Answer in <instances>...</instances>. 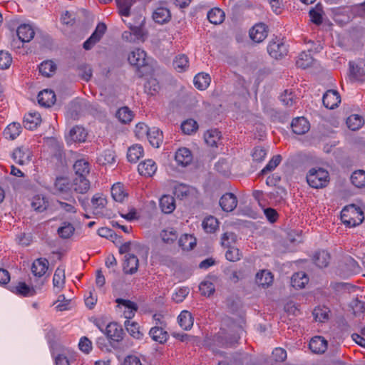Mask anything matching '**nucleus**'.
Here are the masks:
<instances>
[{
    "label": "nucleus",
    "mask_w": 365,
    "mask_h": 365,
    "mask_svg": "<svg viewBox=\"0 0 365 365\" xmlns=\"http://www.w3.org/2000/svg\"><path fill=\"white\" fill-rule=\"evenodd\" d=\"M133 111L127 106L119 108L115 113V117L123 124L129 123L133 120Z\"/></svg>",
    "instance_id": "nucleus-34"
},
{
    "label": "nucleus",
    "mask_w": 365,
    "mask_h": 365,
    "mask_svg": "<svg viewBox=\"0 0 365 365\" xmlns=\"http://www.w3.org/2000/svg\"><path fill=\"white\" fill-rule=\"evenodd\" d=\"M149 336L154 341L160 344H165L169 338L168 331L163 327L160 326L152 327L149 331Z\"/></svg>",
    "instance_id": "nucleus-11"
},
{
    "label": "nucleus",
    "mask_w": 365,
    "mask_h": 365,
    "mask_svg": "<svg viewBox=\"0 0 365 365\" xmlns=\"http://www.w3.org/2000/svg\"><path fill=\"white\" fill-rule=\"evenodd\" d=\"M12 157L16 163L24 165L29 163L31 160V153L27 148H17L14 150Z\"/></svg>",
    "instance_id": "nucleus-10"
},
{
    "label": "nucleus",
    "mask_w": 365,
    "mask_h": 365,
    "mask_svg": "<svg viewBox=\"0 0 365 365\" xmlns=\"http://www.w3.org/2000/svg\"><path fill=\"white\" fill-rule=\"evenodd\" d=\"M291 127L292 131L297 135H303L309 131V123L304 117H298L292 120Z\"/></svg>",
    "instance_id": "nucleus-12"
},
{
    "label": "nucleus",
    "mask_w": 365,
    "mask_h": 365,
    "mask_svg": "<svg viewBox=\"0 0 365 365\" xmlns=\"http://www.w3.org/2000/svg\"><path fill=\"white\" fill-rule=\"evenodd\" d=\"M98 161L103 165H110L115 163V153L111 150H105L98 158Z\"/></svg>",
    "instance_id": "nucleus-60"
},
{
    "label": "nucleus",
    "mask_w": 365,
    "mask_h": 365,
    "mask_svg": "<svg viewBox=\"0 0 365 365\" xmlns=\"http://www.w3.org/2000/svg\"><path fill=\"white\" fill-rule=\"evenodd\" d=\"M41 122V115L37 112H31L26 114L24 118V127L30 130H33L36 128Z\"/></svg>",
    "instance_id": "nucleus-24"
},
{
    "label": "nucleus",
    "mask_w": 365,
    "mask_h": 365,
    "mask_svg": "<svg viewBox=\"0 0 365 365\" xmlns=\"http://www.w3.org/2000/svg\"><path fill=\"white\" fill-rule=\"evenodd\" d=\"M138 258L134 254H127L124 257L123 269L124 273L133 274L138 271Z\"/></svg>",
    "instance_id": "nucleus-8"
},
{
    "label": "nucleus",
    "mask_w": 365,
    "mask_h": 365,
    "mask_svg": "<svg viewBox=\"0 0 365 365\" xmlns=\"http://www.w3.org/2000/svg\"><path fill=\"white\" fill-rule=\"evenodd\" d=\"M11 291L23 297H31L36 294L35 289L33 287L28 286L25 282H22L11 287Z\"/></svg>",
    "instance_id": "nucleus-26"
},
{
    "label": "nucleus",
    "mask_w": 365,
    "mask_h": 365,
    "mask_svg": "<svg viewBox=\"0 0 365 365\" xmlns=\"http://www.w3.org/2000/svg\"><path fill=\"white\" fill-rule=\"evenodd\" d=\"M267 51L272 58L278 59L287 55L288 50L287 45L278 40L269 42Z\"/></svg>",
    "instance_id": "nucleus-4"
},
{
    "label": "nucleus",
    "mask_w": 365,
    "mask_h": 365,
    "mask_svg": "<svg viewBox=\"0 0 365 365\" xmlns=\"http://www.w3.org/2000/svg\"><path fill=\"white\" fill-rule=\"evenodd\" d=\"M322 102L327 108L334 109L340 103L341 96L336 91L329 90L324 94Z\"/></svg>",
    "instance_id": "nucleus-7"
},
{
    "label": "nucleus",
    "mask_w": 365,
    "mask_h": 365,
    "mask_svg": "<svg viewBox=\"0 0 365 365\" xmlns=\"http://www.w3.org/2000/svg\"><path fill=\"white\" fill-rule=\"evenodd\" d=\"M218 220L213 216H209L202 221V227L206 232L212 233L218 228Z\"/></svg>",
    "instance_id": "nucleus-50"
},
{
    "label": "nucleus",
    "mask_w": 365,
    "mask_h": 365,
    "mask_svg": "<svg viewBox=\"0 0 365 365\" xmlns=\"http://www.w3.org/2000/svg\"><path fill=\"white\" fill-rule=\"evenodd\" d=\"M56 101V95L52 90L45 89L38 95V103L44 107H50Z\"/></svg>",
    "instance_id": "nucleus-19"
},
{
    "label": "nucleus",
    "mask_w": 365,
    "mask_h": 365,
    "mask_svg": "<svg viewBox=\"0 0 365 365\" xmlns=\"http://www.w3.org/2000/svg\"><path fill=\"white\" fill-rule=\"evenodd\" d=\"M65 284V271L63 269L58 267L53 277V284L55 289L58 291L63 287Z\"/></svg>",
    "instance_id": "nucleus-48"
},
{
    "label": "nucleus",
    "mask_w": 365,
    "mask_h": 365,
    "mask_svg": "<svg viewBox=\"0 0 365 365\" xmlns=\"http://www.w3.org/2000/svg\"><path fill=\"white\" fill-rule=\"evenodd\" d=\"M273 282V275L271 272L263 269L256 274V283L262 287H268Z\"/></svg>",
    "instance_id": "nucleus-27"
},
{
    "label": "nucleus",
    "mask_w": 365,
    "mask_h": 365,
    "mask_svg": "<svg viewBox=\"0 0 365 365\" xmlns=\"http://www.w3.org/2000/svg\"><path fill=\"white\" fill-rule=\"evenodd\" d=\"M267 26L262 23L255 24L250 31V38L257 43L263 41L267 36Z\"/></svg>",
    "instance_id": "nucleus-9"
},
{
    "label": "nucleus",
    "mask_w": 365,
    "mask_h": 365,
    "mask_svg": "<svg viewBox=\"0 0 365 365\" xmlns=\"http://www.w3.org/2000/svg\"><path fill=\"white\" fill-rule=\"evenodd\" d=\"M309 346L313 353L323 354L327 349V341L321 336H316L312 338Z\"/></svg>",
    "instance_id": "nucleus-13"
},
{
    "label": "nucleus",
    "mask_w": 365,
    "mask_h": 365,
    "mask_svg": "<svg viewBox=\"0 0 365 365\" xmlns=\"http://www.w3.org/2000/svg\"><path fill=\"white\" fill-rule=\"evenodd\" d=\"M307 182L313 188H323L329 182V174L327 170L322 168H312L307 175Z\"/></svg>",
    "instance_id": "nucleus-2"
},
{
    "label": "nucleus",
    "mask_w": 365,
    "mask_h": 365,
    "mask_svg": "<svg viewBox=\"0 0 365 365\" xmlns=\"http://www.w3.org/2000/svg\"><path fill=\"white\" fill-rule=\"evenodd\" d=\"M364 218L363 211L355 205L346 206L341 211V222L349 227L360 225Z\"/></svg>",
    "instance_id": "nucleus-1"
},
{
    "label": "nucleus",
    "mask_w": 365,
    "mask_h": 365,
    "mask_svg": "<svg viewBox=\"0 0 365 365\" xmlns=\"http://www.w3.org/2000/svg\"><path fill=\"white\" fill-rule=\"evenodd\" d=\"M330 260V255L325 250L317 252L314 256V261L316 265L320 268L326 267Z\"/></svg>",
    "instance_id": "nucleus-36"
},
{
    "label": "nucleus",
    "mask_w": 365,
    "mask_h": 365,
    "mask_svg": "<svg viewBox=\"0 0 365 365\" xmlns=\"http://www.w3.org/2000/svg\"><path fill=\"white\" fill-rule=\"evenodd\" d=\"M329 308L326 307H318L313 311V315L316 321L324 322L329 319Z\"/></svg>",
    "instance_id": "nucleus-55"
},
{
    "label": "nucleus",
    "mask_w": 365,
    "mask_h": 365,
    "mask_svg": "<svg viewBox=\"0 0 365 365\" xmlns=\"http://www.w3.org/2000/svg\"><path fill=\"white\" fill-rule=\"evenodd\" d=\"M21 132V125L18 123H12L6 128L4 135L6 138L14 140L20 135Z\"/></svg>",
    "instance_id": "nucleus-37"
},
{
    "label": "nucleus",
    "mask_w": 365,
    "mask_h": 365,
    "mask_svg": "<svg viewBox=\"0 0 365 365\" xmlns=\"http://www.w3.org/2000/svg\"><path fill=\"white\" fill-rule=\"evenodd\" d=\"M281 161L282 156L280 155H274L266 166L261 170V174L264 175L274 170L279 165Z\"/></svg>",
    "instance_id": "nucleus-58"
},
{
    "label": "nucleus",
    "mask_w": 365,
    "mask_h": 365,
    "mask_svg": "<svg viewBox=\"0 0 365 365\" xmlns=\"http://www.w3.org/2000/svg\"><path fill=\"white\" fill-rule=\"evenodd\" d=\"M124 325L128 332L135 339H140L143 338V333L140 331L139 325L135 322L125 320Z\"/></svg>",
    "instance_id": "nucleus-47"
},
{
    "label": "nucleus",
    "mask_w": 365,
    "mask_h": 365,
    "mask_svg": "<svg viewBox=\"0 0 365 365\" xmlns=\"http://www.w3.org/2000/svg\"><path fill=\"white\" fill-rule=\"evenodd\" d=\"M178 322L181 328L185 330L190 329L193 326V317L187 310L182 311L178 317Z\"/></svg>",
    "instance_id": "nucleus-29"
},
{
    "label": "nucleus",
    "mask_w": 365,
    "mask_h": 365,
    "mask_svg": "<svg viewBox=\"0 0 365 365\" xmlns=\"http://www.w3.org/2000/svg\"><path fill=\"white\" fill-rule=\"evenodd\" d=\"M201 294L204 296L210 297L215 292V286L212 282H202L199 285Z\"/></svg>",
    "instance_id": "nucleus-64"
},
{
    "label": "nucleus",
    "mask_w": 365,
    "mask_h": 365,
    "mask_svg": "<svg viewBox=\"0 0 365 365\" xmlns=\"http://www.w3.org/2000/svg\"><path fill=\"white\" fill-rule=\"evenodd\" d=\"M75 231L73 225L68 222H63L61 225L58 228L57 233L62 239L70 238Z\"/></svg>",
    "instance_id": "nucleus-41"
},
{
    "label": "nucleus",
    "mask_w": 365,
    "mask_h": 365,
    "mask_svg": "<svg viewBox=\"0 0 365 365\" xmlns=\"http://www.w3.org/2000/svg\"><path fill=\"white\" fill-rule=\"evenodd\" d=\"M69 135L73 141L84 142L87 137V133L83 127L76 125L70 130Z\"/></svg>",
    "instance_id": "nucleus-39"
},
{
    "label": "nucleus",
    "mask_w": 365,
    "mask_h": 365,
    "mask_svg": "<svg viewBox=\"0 0 365 365\" xmlns=\"http://www.w3.org/2000/svg\"><path fill=\"white\" fill-rule=\"evenodd\" d=\"M73 191L78 193H86L90 188V182L83 176H76L71 183Z\"/></svg>",
    "instance_id": "nucleus-21"
},
{
    "label": "nucleus",
    "mask_w": 365,
    "mask_h": 365,
    "mask_svg": "<svg viewBox=\"0 0 365 365\" xmlns=\"http://www.w3.org/2000/svg\"><path fill=\"white\" fill-rule=\"evenodd\" d=\"M71 184L65 178H57L54 183V193L56 195H68L72 190Z\"/></svg>",
    "instance_id": "nucleus-18"
},
{
    "label": "nucleus",
    "mask_w": 365,
    "mask_h": 365,
    "mask_svg": "<svg viewBox=\"0 0 365 365\" xmlns=\"http://www.w3.org/2000/svg\"><path fill=\"white\" fill-rule=\"evenodd\" d=\"M119 14L123 16H129L130 10L133 4V0H115Z\"/></svg>",
    "instance_id": "nucleus-53"
},
{
    "label": "nucleus",
    "mask_w": 365,
    "mask_h": 365,
    "mask_svg": "<svg viewBox=\"0 0 365 365\" xmlns=\"http://www.w3.org/2000/svg\"><path fill=\"white\" fill-rule=\"evenodd\" d=\"M64 199L68 200V202H66L60 200L56 201L59 206L58 208L63 210L67 213H76L77 210L75 207V205L76 204L75 199L71 196L69 197H64Z\"/></svg>",
    "instance_id": "nucleus-43"
},
{
    "label": "nucleus",
    "mask_w": 365,
    "mask_h": 365,
    "mask_svg": "<svg viewBox=\"0 0 365 365\" xmlns=\"http://www.w3.org/2000/svg\"><path fill=\"white\" fill-rule=\"evenodd\" d=\"M308 282L309 278L304 272L294 273L291 278V284L296 289L304 288Z\"/></svg>",
    "instance_id": "nucleus-31"
},
{
    "label": "nucleus",
    "mask_w": 365,
    "mask_h": 365,
    "mask_svg": "<svg viewBox=\"0 0 365 365\" xmlns=\"http://www.w3.org/2000/svg\"><path fill=\"white\" fill-rule=\"evenodd\" d=\"M309 14L314 24L319 25L322 23V9L319 4H317L314 9H312Z\"/></svg>",
    "instance_id": "nucleus-57"
},
{
    "label": "nucleus",
    "mask_w": 365,
    "mask_h": 365,
    "mask_svg": "<svg viewBox=\"0 0 365 365\" xmlns=\"http://www.w3.org/2000/svg\"><path fill=\"white\" fill-rule=\"evenodd\" d=\"M104 333L109 339L116 342L120 341L124 334L122 327L115 322L109 323L106 326Z\"/></svg>",
    "instance_id": "nucleus-6"
},
{
    "label": "nucleus",
    "mask_w": 365,
    "mask_h": 365,
    "mask_svg": "<svg viewBox=\"0 0 365 365\" xmlns=\"http://www.w3.org/2000/svg\"><path fill=\"white\" fill-rule=\"evenodd\" d=\"M12 57L8 51H0V69L5 70L10 67Z\"/></svg>",
    "instance_id": "nucleus-61"
},
{
    "label": "nucleus",
    "mask_w": 365,
    "mask_h": 365,
    "mask_svg": "<svg viewBox=\"0 0 365 365\" xmlns=\"http://www.w3.org/2000/svg\"><path fill=\"white\" fill-rule=\"evenodd\" d=\"M175 159L178 165L185 167L191 163L192 156L189 149L181 148L176 151Z\"/></svg>",
    "instance_id": "nucleus-23"
},
{
    "label": "nucleus",
    "mask_w": 365,
    "mask_h": 365,
    "mask_svg": "<svg viewBox=\"0 0 365 365\" xmlns=\"http://www.w3.org/2000/svg\"><path fill=\"white\" fill-rule=\"evenodd\" d=\"M351 181L356 187L361 188L365 187V171L363 170L354 171L351 175Z\"/></svg>",
    "instance_id": "nucleus-49"
},
{
    "label": "nucleus",
    "mask_w": 365,
    "mask_h": 365,
    "mask_svg": "<svg viewBox=\"0 0 365 365\" xmlns=\"http://www.w3.org/2000/svg\"><path fill=\"white\" fill-rule=\"evenodd\" d=\"M91 203L93 209L96 210L97 212H99L100 210H102L107 204V200L103 197V195L96 194L93 195L91 200Z\"/></svg>",
    "instance_id": "nucleus-56"
},
{
    "label": "nucleus",
    "mask_w": 365,
    "mask_h": 365,
    "mask_svg": "<svg viewBox=\"0 0 365 365\" xmlns=\"http://www.w3.org/2000/svg\"><path fill=\"white\" fill-rule=\"evenodd\" d=\"M48 268V261L45 258L36 259L31 266V272L35 277L43 276Z\"/></svg>",
    "instance_id": "nucleus-20"
},
{
    "label": "nucleus",
    "mask_w": 365,
    "mask_h": 365,
    "mask_svg": "<svg viewBox=\"0 0 365 365\" xmlns=\"http://www.w3.org/2000/svg\"><path fill=\"white\" fill-rule=\"evenodd\" d=\"M198 128L197 123L193 119H188L182 122L181 129L185 134L190 135Z\"/></svg>",
    "instance_id": "nucleus-59"
},
{
    "label": "nucleus",
    "mask_w": 365,
    "mask_h": 365,
    "mask_svg": "<svg viewBox=\"0 0 365 365\" xmlns=\"http://www.w3.org/2000/svg\"><path fill=\"white\" fill-rule=\"evenodd\" d=\"M38 70L42 76L51 77L56 72V65L51 60L44 61L39 65Z\"/></svg>",
    "instance_id": "nucleus-32"
},
{
    "label": "nucleus",
    "mask_w": 365,
    "mask_h": 365,
    "mask_svg": "<svg viewBox=\"0 0 365 365\" xmlns=\"http://www.w3.org/2000/svg\"><path fill=\"white\" fill-rule=\"evenodd\" d=\"M346 123L350 130H356L364 125V119L359 115L353 114L347 118Z\"/></svg>",
    "instance_id": "nucleus-46"
},
{
    "label": "nucleus",
    "mask_w": 365,
    "mask_h": 365,
    "mask_svg": "<svg viewBox=\"0 0 365 365\" xmlns=\"http://www.w3.org/2000/svg\"><path fill=\"white\" fill-rule=\"evenodd\" d=\"M160 207L163 212L165 214L172 213L175 209V200L170 195H164L160 199Z\"/></svg>",
    "instance_id": "nucleus-25"
},
{
    "label": "nucleus",
    "mask_w": 365,
    "mask_h": 365,
    "mask_svg": "<svg viewBox=\"0 0 365 365\" xmlns=\"http://www.w3.org/2000/svg\"><path fill=\"white\" fill-rule=\"evenodd\" d=\"M171 18L170 10L165 7L157 8L153 13V20L160 24H163L170 21Z\"/></svg>",
    "instance_id": "nucleus-28"
},
{
    "label": "nucleus",
    "mask_w": 365,
    "mask_h": 365,
    "mask_svg": "<svg viewBox=\"0 0 365 365\" xmlns=\"http://www.w3.org/2000/svg\"><path fill=\"white\" fill-rule=\"evenodd\" d=\"M76 176L86 177L90 172L89 163L83 159L76 161L73 165Z\"/></svg>",
    "instance_id": "nucleus-33"
},
{
    "label": "nucleus",
    "mask_w": 365,
    "mask_h": 365,
    "mask_svg": "<svg viewBox=\"0 0 365 365\" xmlns=\"http://www.w3.org/2000/svg\"><path fill=\"white\" fill-rule=\"evenodd\" d=\"M128 59L130 65L136 67L140 73V76H142L143 71L140 69L145 68L148 66V58L145 51L140 48H136L130 53Z\"/></svg>",
    "instance_id": "nucleus-3"
},
{
    "label": "nucleus",
    "mask_w": 365,
    "mask_h": 365,
    "mask_svg": "<svg viewBox=\"0 0 365 365\" xmlns=\"http://www.w3.org/2000/svg\"><path fill=\"white\" fill-rule=\"evenodd\" d=\"M240 336L237 334L224 335L223 332H219L216 336L215 341L217 344L224 347H232L237 343Z\"/></svg>",
    "instance_id": "nucleus-22"
},
{
    "label": "nucleus",
    "mask_w": 365,
    "mask_h": 365,
    "mask_svg": "<svg viewBox=\"0 0 365 365\" xmlns=\"http://www.w3.org/2000/svg\"><path fill=\"white\" fill-rule=\"evenodd\" d=\"M228 250L226 251L225 257L227 260L230 262H236L238 261L241 257V254L239 249L230 246L227 247Z\"/></svg>",
    "instance_id": "nucleus-63"
},
{
    "label": "nucleus",
    "mask_w": 365,
    "mask_h": 365,
    "mask_svg": "<svg viewBox=\"0 0 365 365\" xmlns=\"http://www.w3.org/2000/svg\"><path fill=\"white\" fill-rule=\"evenodd\" d=\"M312 63L313 58L309 52H302L296 61L297 66L303 69L309 67Z\"/></svg>",
    "instance_id": "nucleus-45"
},
{
    "label": "nucleus",
    "mask_w": 365,
    "mask_h": 365,
    "mask_svg": "<svg viewBox=\"0 0 365 365\" xmlns=\"http://www.w3.org/2000/svg\"><path fill=\"white\" fill-rule=\"evenodd\" d=\"M193 81L195 86L197 89L203 91L209 86L211 78L207 73H200L195 76Z\"/></svg>",
    "instance_id": "nucleus-30"
},
{
    "label": "nucleus",
    "mask_w": 365,
    "mask_h": 365,
    "mask_svg": "<svg viewBox=\"0 0 365 365\" xmlns=\"http://www.w3.org/2000/svg\"><path fill=\"white\" fill-rule=\"evenodd\" d=\"M349 71L351 76L356 80H360L365 76V71L354 63L349 62Z\"/></svg>",
    "instance_id": "nucleus-62"
},
{
    "label": "nucleus",
    "mask_w": 365,
    "mask_h": 365,
    "mask_svg": "<svg viewBox=\"0 0 365 365\" xmlns=\"http://www.w3.org/2000/svg\"><path fill=\"white\" fill-rule=\"evenodd\" d=\"M111 195L114 200L117 202H123L126 197L123 186L120 183L114 184L111 187Z\"/></svg>",
    "instance_id": "nucleus-52"
},
{
    "label": "nucleus",
    "mask_w": 365,
    "mask_h": 365,
    "mask_svg": "<svg viewBox=\"0 0 365 365\" xmlns=\"http://www.w3.org/2000/svg\"><path fill=\"white\" fill-rule=\"evenodd\" d=\"M143 148L140 145H134L128 148L127 158L130 163H136L143 156Z\"/></svg>",
    "instance_id": "nucleus-38"
},
{
    "label": "nucleus",
    "mask_w": 365,
    "mask_h": 365,
    "mask_svg": "<svg viewBox=\"0 0 365 365\" xmlns=\"http://www.w3.org/2000/svg\"><path fill=\"white\" fill-rule=\"evenodd\" d=\"M138 170L141 175L152 177L157 170V165L153 160L148 159L138 165Z\"/></svg>",
    "instance_id": "nucleus-15"
},
{
    "label": "nucleus",
    "mask_w": 365,
    "mask_h": 365,
    "mask_svg": "<svg viewBox=\"0 0 365 365\" xmlns=\"http://www.w3.org/2000/svg\"><path fill=\"white\" fill-rule=\"evenodd\" d=\"M31 207L34 210L42 212L46 210L48 207V201L46 200L45 197L36 195L33 197Z\"/></svg>",
    "instance_id": "nucleus-51"
},
{
    "label": "nucleus",
    "mask_w": 365,
    "mask_h": 365,
    "mask_svg": "<svg viewBox=\"0 0 365 365\" xmlns=\"http://www.w3.org/2000/svg\"><path fill=\"white\" fill-rule=\"evenodd\" d=\"M19 38L22 42L31 41L35 35V31L32 26L29 24H21L20 25L16 31Z\"/></svg>",
    "instance_id": "nucleus-17"
},
{
    "label": "nucleus",
    "mask_w": 365,
    "mask_h": 365,
    "mask_svg": "<svg viewBox=\"0 0 365 365\" xmlns=\"http://www.w3.org/2000/svg\"><path fill=\"white\" fill-rule=\"evenodd\" d=\"M146 134L150 145L154 148H159L163 140L162 131L156 127H153L146 130Z\"/></svg>",
    "instance_id": "nucleus-16"
},
{
    "label": "nucleus",
    "mask_w": 365,
    "mask_h": 365,
    "mask_svg": "<svg viewBox=\"0 0 365 365\" xmlns=\"http://www.w3.org/2000/svg\"><path fill=\"white\" fill-rule=\"evenodd\" d=\"M224 11L218 8L212 9L207 13V19L209 21L215 25L222 23V21H224Z\"/></svg>",
    "instance_id": "nucleus-42"
},
{
    "label": "nucleus",
    "mask_w": 365,
    "mask_h": 365,
    "mask_svg": "<svg viewBox=\"0 0 365 365\" xmlns=\"http://www.w3.org/2000/svg\"><path fill=\"white\" fill-rule=\"evenodd\" d=\"M205 143L210 146H217L220 140V132L217 129L208 130L204 135Z\"/></svg>",
    "instance_id": "nucleus-40"
},
{
    "label": "nucleus",
    "mask_w": 365,
    "mask_h": 365,
    "mask_svg": "<svg viewBox=\"0 0 365 365\" xmlns=\"http://www.w3.org/2000/svg\"><path fill=\"white\" fill-rule=\"evenodd\" d=\"M237 205L236 196L230 192L223 195L220 200V205L225 212L232 211Z\"/></svg>",
    "instance_id": "nucleus-14"
},
{
    "label": "nucleus",
    "mask_w": 365,
    "mask_h": 365,
    "mask_svg": "<svg viewBox=\"0 0 365 365\" xmlns=\"http://www.w3.org/2000/svg\"><path fill=\"white\" fill-rule=\"evenodd\" d=\"M106 31V26L104 23H99L94 32L83 43V47L86 50H90L96 43H98Z\"/></svg>",
    "instance_id": "nucleus-5"
},
{
    "label": "nucleus",
    "mask_w": 365,
    "mask_h": 365,
    "mask_svg": "<svg viewBox=\"0 0 365 365\" xmlns=\"http://www.w3.org/2000/svg\"><path fill=\"white\" fill-rule=\"evenodd\" d=\"M179 246L183 250H191L196 245V239L191 235H183L178 240Z\"/></svg>",
    "instance_id": "nucleus-35"
},
{
    "label": "nucleus",
    "mask_w": 365,
    "mask_h": 365,
    "mask_svg": "<svg viewBox=\"0 0 365 365\" xmlns=\"http://www.w3.org/2000/svg\"><path fill=\"white\" fill-rule=\"evenodd\" d=\"M160 235L162 240L168 244L174 242L178 237L177 232L173 228L163 230Z\"/></svg>",
    "instance_id": "nucleus-54"
},
{
    "label": "nucleus",
    "mask_w": 365,
    "mask_h": 365,
    "mask_svg": "<svg viewBox=\"0 0 365 365\" xmlns=\"http://www.w3.org/2000/svg\"><path fill=\"white\" fill-rule=\"evenodd\" d=\"M173 66L178 72H183L189 67L188 58L185 54L178 55L174 61Z\"/></svg>",
    "instance_id": "nucleus-44"
}]
</instances>
